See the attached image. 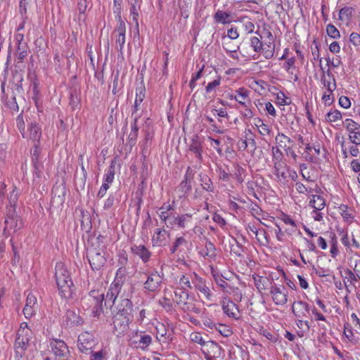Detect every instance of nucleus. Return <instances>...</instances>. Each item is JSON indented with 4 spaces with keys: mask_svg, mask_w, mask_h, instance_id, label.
<instances>
[{
    "mask_svg": "<svg viewBox=\"0 0 360 360\" xmlns=\"http://www.w3.org/2000/svg\"><path fill=\"white\" fill-rule=\"evenodd\" d=\"M38 309L37 300L36 296L32 292H29L27 295L25 306L23 309V313L27 319L33 316Z\"/></svg>",
    "mask_w": 360,
    "mask_h": 360,
    "instance_id": "nucleus-17",
    "label": "nucleus"
},
{
    "mask_svg": "<svg viewBox=\"0 0 360 360\" xmlns=\"http://www.w3.org/2000/svg\"><path fill=\"white\" fill-rule=\"evenodd\" d=\"M91 0H78L77 9L80 14H84L86 11Z\"/></svg>",
    "mask_w": 360,
    "mask_h": 360,
    "instance_id": "nucleus-57",
    "label": "nucleus"
},
{
    "mask_svg": "<svg viewBox=\"0 0 360 360\" xmlns=\"http://www.w3.org/2000/svg\"><path fill=\"white\" fill-rule=\"evenodd\" d=\"M321 81L324 87H326L327 90L333 91L336 89V84L334 79H333V82H331L330 80H327L325 76H323Z\"/></svg>",
    "mask_w": 360,
    "mask_h": 360,
    "instance_id": "nucleus-60",
    "label": "nucleus"
},
{
    "mask_svg": "<svg viewBox=\"0 0 360 360\" xmlns=\"http://www.w3.org/2000/svg\"><path fill=\"white\" fill-rule=\"evenodd\" d=\"M254 124L257 129L258 132L261 136H269L271 133V128L268 124H265L263 120L257 117L254 120Z\"/></svg>",
    "mask_w": 360,
    "mask_h": 360,
    "instance_id": "nucleus-30",
    "label": "nucleus"
},
{
    "mask_svg": "<svg viewBox=\"0 0 360 360\" xmlns=\"http://www.w3.org/2000/svg\"><path fill=\"white\" fill-rule=\"evenodd\" d=\"M213 18L216 22L223 25L230 24L233 21L231 13L221 10H217Z\"/></svg>",
    "mask_w": 360,
    "mask_h": 360,
    "instance_id": "nucleus-28",
    "label": "nucleus"
},
{
    "mask_svg": "<svg viewBox=\"0 0 360 360\" xmlns=\"http://www.w3.org/2000/svg\"><path fill=\"white\" fill-rule=\"evenodd\" d=\"M128 3L131 6L130 14L132 15V19L138 24V17L141 9V0H128Z\"/></svg>",
    "mask_w": 360,
    "mask_h": 360,
    "instance_id": "nucleus-31",
    "label": "nucleus"
},
{
    "mask_svg": "<svg viewBox=\"0 0 360 360\" xmlns=\"http://www.w3.org/2000/svg\"><path fill=\"white\" fill-rule=\"evenodd\" d=\"M169 233L163 229H156L152 236L153 246L160 247L165 245L168 242Z\"/></svg>",
    "mask_w": 360,
    "mask_h": 360,
    "instance_id": "nucleus-23",
    "label": "nucleus"
},
{
    "mask_svg": "<svg viewBox=\"0 0 360 360\" xmlns=\"http://www.w3.org/2000/svg\"><path fill=\"white\" fill-rule=\"evenodd\" d=\"M339 104L341 107L347 109L351 106V102L348 97L342 96L339 98Z\"/></svg>",
    "mask_w": 360,
    "mask_h": 360,
    "instance_id": "nucleus-64",
    "label": "nucleus"
},
{
    "mask_svg": "<svg viewBox=\"0 0 360 360\" xmlns=\"http://www.w3.org/2000/svg\"><path fill=\"white\" fill-rule=\"evenodd\" d=\"M326 33L328 37L333 39H339L340 37L339 30L332 24H328L326 26Z\"/></svg>",
    "mask_w": 360,
    "mask_h": 360,
    "instance_id": "nucleus-46",
    "label": "nucleus"
},
{
    "mask_svg": "<svg viewBox=\"0 0 360 360\" xmlns=\"http://www.w3.org/2000/svg\"><path fill=\"white\" fill-rule=\"evenodd\" d=\"M295 188L299 193L306 194L308 197L314 193V190L311 187L306 186L300 182L296 183Z\"/></svg>",
    "mask_w": 360,
    "mask_h": 360,
    "instance_id": "nucleus-41",
    "label": "nucleus"
},
{
    "mask_svg": "<svg viewBox=\"0 0 360 360\" xmlns=\"http://www.w3.org/2000/svg\"><path fill=\"white\" fill-rule=\"evenodd\" d=\"M55 278L61 297L65 300L74 298L73 283L70 273L63 263L58 262L55 268Z\"/></svg>",
    "mask_w": 360,
    "mask_h": 360,
    "instance_id": "nucleus-1",
    "label": "nucleus"
},
{
    "mask_svg": "<svg viewBox=\"0 0 360 360\" xmlns=\"http://www.w3.org/2000/svg\"><path fill=\"white\" fill-rule=\"evenodd\" d=\"M31 330L28 328L27 323L25 322H22L20 328L18 329V333H17V338H27L28 340H30L31 337Z\"/></svg>",
    "mask_w": 360,
    "mask_h": 360,
    "instance_id": "nucleus-38",
    "label": "nucleus"
},
{
    "mask_svg": "<svg viewBox=\"0 0 360 360\" xmlns=\"http://www.w3.org/2000/svg\"><path fill=\"white\" fill-rule=\"evenodd\" d=\"M333 91H330L328 90H326L322 96V100L326 105H330L332 103L333 101Z\"/></svg>",
    "mask_w": 360,
    "mask_h": 360,
    "instance_id": "nucleus-61",
    "label": "nucleus"
},
{
    "mask_svg": "<svg viewBox=\"0 0 360 360\" xmlns=\"http://www.w3.org/2000/svg\"><path fill=\"white\" fill-rule=\"evenodd\" d=\"M326 119L328 122H335L342 119V114L338 110H331L326 114Z\"/></svg>",
    "mask_w": 360,
    "mask_h": 360,
    "instance_id": "nucleus-42",
    "label": "nucleus"
},
{
    "mask_svg": "<svg viewBox=\"0 0 360 360\" xmlns=\"http://www.w3.org/2000/svg\"><path fill=\"white\" fill-rule=\"evenodd\" d=\"M349 43L354 46V50L350 49L349 53L352 58H355L356 55L360 54V34L356 32L351 33Z\"/></svg>",
    "mask_w": 360,
    "mask_h": 360,
    "instance_id": "nucleus-26",
    "label": "nucleus"
},
{
    "mask_svg": "<svg viewBox=\"0 0 360 360\" xmlns=\"http://www.w3.org/2000/svg\"><path fill=\"white\" fill-rule=\"evenodd\" d=\"M270 295L276 305H284L288 302V293L283 285H273L270 288Z\"/></svg>",
    "mask_w": 360,
    "mask_h": 360,
    "instance_id": "nucleus-9",
    "label": "nucleus"
},
{
    "mask_svg": "<svg viewBox=\"0 0 360 360\" xmlns=\"http://www.w3.org/2000/svg\"><path fill=\"white\" fill-rule=\"evenodd\" d=\"M191 221V215L188 214L175 215L173 214L169 219L167 227L170 229L185 228Z\"/></svg>",
    "mask_w": 360,
    "mask_h": 360,
    "instance_id": "nucleus-15",
    "label": "nucleus"
},
{
    "mask_svg": "<svg viewBox=\"0 0 360 360\" xmlns=\"http://www.w3.org/2000/svg\"><path fill=\"white\" fill-rule=\"evenodd\" d=\"M354 9L350 6H345L339 11V19L343 22H348L353 15Z\"/></svg>",
    "mask_w": 360,
    "mask_h": 360,
    "instance_id": "nucleus-37",
    "label": "nucleus"
},
{
    "mask_svg": "<svg viewBox=\"0 0 360 360\" xmlns=\"http://www.w3.org/2000/svg\"><path fill=\"white\" fill-rule=\"evenodd\" d=\"M221 307L224 313L229 317L232 318L235 320H238L240 319V311L237 305L233 302H232L226 297L222 299Z\"/></svg>",
    "mask_w": 360,
    "mask_h": 360,
    "instance_id": "nucleus-14",
    "label": "nucleus"
},
{
    "mask_svg": "<svg viewBox=\"0 0 360 360\" xmlns=\"http://www.w3.org/2000/svg\"><path fill=\"white\" fill-rule=\"evenodd\" d=\"M152 342V338L150 335L142 334L139 341V347L144 349L148 347Z\"/></svg>",
    "mask_w": 360,
    "mask_h": 360,
    "instance_id": "nucleus-47",
    "label": "nucleus"
},
{
    "mask_svg": "<svg viewBox=\"0 0 360 360\" xmlns=\"http://www.w3.org/2000/svg\"><path fill=\"white\" fill-rule=\"evenodd\" d=\"M251 106H252V104L248 105V106L247 105L243 106L244 108L241 111V115H242L243 119L249 120L253 117L254 113L251 109Z\"/></svg>",
    "mask_w": 360,
    "mask_h": 360,
    "instance_id": "nucleus-58",
    "label": "nucleus"
},
{
    "mask_svg": "<svg viewBox=\"0 0 360 360\" xmlns=\"http://www.w3.org/2000/svg\"><path fill=\"white\" fill-rule=\"evenodd\" d=\"M250 46L253 49L254 51L259 53L262 49V43L257 37H252L250 38Z\"/></svg>",
    "mask_w": 360,
    "mask_h": 360,
    "instance_id": "nucleus-54",
    "label": "nucleus"
},
{
    "mask_svg": "<svg viewBox=\"0 0 360 360\" xmlns=\"http://www.w3.org/2000/svg\"><path fill=\"white\" fill-rule=\"evenodd\" d=\"M115 178V165L112 162L107 172L103 175V183L112 184Z\"/></svg>",
    "mask_w": 360,
    "mask_h": 360,
    "instance_id": "nucleus-39",
    "label": "nucleus"
},
{
    "mask_svg": "<svg viewBox=\"0 0 360 360\" xmlns=\"http://www.w3.org/2000/svg\"><path fill=\"white\" fill-rule=\"evenodd\" d=\"M191 282L195 288L200 292L207 301H214V294L211 292L210 288L207 285L205 281L202 278L200 277L195 273H193L191 276Z\"/></svg>",
    "mask_w": 360,
    "mask_h": 360,
    "instance_id": "nucleus-8",
    "label": "nucleus"
},
{
    "mask_svg": "<svg viewBox=\"0 0 360 360\" xmlns=\"http://www.w3.org/2000/svg\"><path fill=\"white\" fill-rule=\"evenodd\" d=\"M115 308L116 311H113V315L133 318V305L130 300L122 299Z\"/></svg>",
    "mask_w": 360,
    "mask_h": 360,
    "instance_id": "nucleus-16",
    "label": "nucleus"
},
{
    "mask_svg": "<svg viewBox=\"0 0 360 360\" xmlns=\"http://www.w3.org/2000/svg\"><path fill=\"white\" fill-rule=\"evenodd\" d=\"M162 276L157 271H153L148 276L146 281L144 283L145 289L150 292H155L158 290L162 283Z\"/></svg>",
    "mask_w": 360,
    "mask_h": 360,
    "instance_id": "nucleus-13",
    "label": "nucleus"
},
{
    "mask_svg": "<svg viewBox=\"0 0 360 360\" xmlns=\"http://www.w3.org/2000/svg\"><path fill=\"white\" fill-rule=\"evenodd\" d=\"M349 139L355 145H360V125L352 119H346L344 122Z\"/></svg>",
    "mask_w": 360,
    "mask_h": 360,
    "instance_id": "nucleus-10",
    "label": "nucleus"
},
{
    "mask_svg": "<svg viewBox=\"0 0 360 360\" xmlns=\"http://www.w3.org/2000/svg\"><path fill=\"white\" fill-rule=\"evenodd\" d=\"M41 134V127L35 122L29 124L27 131L22 132L23 138L31 141L34 144L39 142Z\"/></svg>",
    "mask_w": 360,
    "mask_h": 360,
    "instance_id": "nucleus-12",
    "label": "nucleus"
},
{
    "mask_svg": "<svg viewBox=\"0 0 360 360\" xmlns=\"http://www.w3.org/2000/svg\"><path fill=\"white\" fill-rule=\"evenodd\" d=\"M90 356V360H105L107 356V351L105 349H101L98 352H94L92 351Z\"/></svg>",
    "mask_w": 360,
    "mask_h": 360,
    "instance_id": "nucleus-49",
    "label": "nucleus"
},
{
    "mask_svg": "<svg viewBox=\"0 0 360 360\" xmlns=\"http://www.w3.org/2000/svg\"><path fill=\"white\" fill-rule=\"evenodd\" d=\"M98 340L94 338L93 334L89 332H83L80 333L77 338V347L79 352L89 354L92 352Z\"/></svg>",
    "mask_w": 360,
    "mask_h": 360,
    "instance_id": "nucleus-3",
    "label": "nucleus"
},
{
    "mask_svg": "<svg viewBox=\"0 0 360 360\" xmlns=\"http://www.w3.org/2000/svg\"><path fill=\"white\" fill-rule=\"evenodd\" d=\"M171 207L170 205H167L166 207H162L160 209V212L158 213L159 217L160 219L164 221L167 225L169 222V219L174 214L169 213V210H170Z\"/></svg>",
    "mask_w": 360,
    "mask_h": 360,
    "instance_id": "nucleus-40",
    "label": "nucleus"
},
{
    "mask_svg": "<svg viewBox=\"0 0 360 360\" xmlns=\"http://www.w3.org/2000/svg\"><path fill=\"white\" fill-rule=\"evenodd\" d=\"M350 266L353 269L354 272L349 271L350 278L352 280H356L358 278L360 280V258H355L351 257L349 259Z\"/></svg>",
    "mask_w": 360,
    "mask_h": 360,
    "instance_id": "nucleus-29",
    "label": "nucleus"
},
{
    "mask_svg": "<svg viewBox=\"0 0 360 360\" xmlns=\"http://www.w3.org/2000/svg\"><path fill=\"white\" fill-rule=\"evenodd\" d=\"M190 340L194 343L199 344L202 346L205 345V341L204 340L202 335L199 332H193L190 334Z\"/></svg>",
    "mask_w": 360,
    "mask_h": 360,
    "instance_id": "nucleus-51",
    "label": "nucleus"
},
{
    "mask_svg": "<svg viewBox=\"0 0 360 360\" xmlns=\"http://www.w3.org/2000/svg\"><path fill=\"white\" fill-rule=\"evenodd\" d=\"M215 328L224 337H229L232 334L231 330L227 326L219 324Z\"/></svg>",
    "mask_w": 360,
    "mask_h": 360,
    "instance_id": "nucleus-56",
    "label": "nucleus"
},
{
    "mask_svg": "<svg viewBox=\"0 0 360 360\" xmlns=\"http://www.w3.org/2000/svg\"><path fill=\"white\" fill-rule=\"evenodd\" d=\"M297 326L301 329L304 333H307L310 329L309 323L308 321H304L302 319H297L296 321Z\"/></svg>",
    "mask_w": 360,
    "mask_h": 360,
    "instance_id": "nucleus-59",
    "label": "nucleus"
},
{
    "mask_svg": "<svg viewBox=\"0 0 360 360\" xmlns=\"http://www.w3.org/2000/svg\"><path fill=\"white\" fill-rule=\"evenodd\" d=\"M186 244L187 241L184 237L181 236L176 238L174 243V245L170 248L171 253L176 252L180 246L186 245Z\"/></svg>",
    "mask_w": 360,
    "mask_h": 360,
    "instance_id": "nucleus-52",
    "label": "nucleus"
},
{
    "mask_svg": "<svg viewBox=\"0 0 360 360\" xmlns=\"http://www.w3.org/2000/svg\"><path fill=\"white\" fill-rule=\"evenodd\" d=\"M190 150L196 154L198 158L202 159V148L198 137L193 138L189 146Z\"/></svg>",
    "mask_w": 360,
    "mask_h": 360,
    "instance_id": "nucleus-34",
    "label": "nucleus"
},
{
    "mask_svg": "<svg viewBox=\"0 0 360 360\" xmlns=\"http://www.w3.org/2000/svg\"><path fill=\"white\" fill-rule=\"evenodd\" d=\"M343 338L349 342L356 343L357 342L356 337L351 328L345 327L343 331Z\"/></svg>",
    "mask_w": 360,
    "mask_h": 360,
    "instance_id": "nucleus-48",
    "label": "nucleus"
},
{
    "mask_svg": "<svg viewBox=\"0 0 360 360\" xmlns=\"http://www.w3.org/2000/svg\"><path fill=\"white\" fill-rule=\"evenodd\" d=\"M276 102L280 105H288L290 103V98L282 91L276 94Z\"/></svg>",
    "mask_w": 360,
    "mask_h": 360,
    "instance_id": "nucleus-53",
    "label": "nucleus"
},
{
    "mask_svg": "<svg viewBox=\"0 0 360 360\" xmlns=\"http://www.w3.org/2000/svg\"><path fill=\"white\" fill-rule=\"evenodd\" d=\"M255 285L260 293L266 289L269 280L266 277L261 276H253Z\"/></svg>",
    "mask_w": 360,
    "mask_h": 360,
    "instance_id": "nucleus-33",
    "label": "nucleus"
},
{
    "mask_svg": "<svg viewBox=\"0 0 360 360\" xmlns=\"http://www.w3.org/2000/svg\"><path fill=\"white\" fill-rule=\"evenodd\" d=\"M179 286L180 287V290L186 291L187 289L191 288V283L190 278L186 276H182L179 279L178 283Z\"/></svg>",
    "mask_w": 360,
    "mask_h": 360,
    "instance_id": "nucleus-50",
    "label": "nucleus"
},
{
    "mask_svg": "<svg viewBox=\"0 0 360 360\" xmlns=\"http://www.w3.org/2000/svg\"><path fill=\"white\" fill-rule=\"evenodd\" d=\"M308 205L312 209L310 212L311 218L316 221L323 222L325 215L323 210L326 205L325 198L314 192L308 197Z\"/></svg>",
    "mask_w": 360,
    "mask_h": 360,
    "instance_id": "nucleus-2",
    "label": "nucleus"
},
{
    "mask_svg": "<svg viewBox=\"0 0 360 360\" xmlns=\"http://www.w3.org/2000/svg\"><path fill=\"white\" fill-rule=\"evenodd\" d=\"M292 310L297 319H303L307 316L309 312V306L305 302L295 301L292 304Z\"/></svg>",
    "mask_w": 360,
    "mask_h": 360,
    "instance_id": "nucleus-22",
    "label": "nucleus"
},
{
    "mask_svg": "<svg viewBox=\"0 0 360 360\" xmlns=\"http://www.w3.org/2000/svg\"><path fill=\"white\" fill-rule=\"evenodd\" d=\"M22 227V221L18 219L15 207L9 206L7 208L6 217L5 219L4 231H15Z\"/></svg>",
    "mask_w": 360,
    "mask_h": 360,
    "instance_id": "nucleus-6",
    "label": "nucleus"
},
{
    "mask_svg": "<svg viewBox=\"0 0 360 360\" xmlns=\"http://www.w3.org/2000/svg\"><path fill=\"white\" fill-rule=\"evenodd\" d=\"M52 351L56 356L64 359L68 356L69 350L65 342L61 340H54L51 342Z\"/></svg>",
    "mask_w": 360,
    "mask_h": 360,
    "instance_id": "nucleus-20",
    "label": "nucleus"
},
{
    "mask_svg": "<svg viewBox=\"0 0 360 360\" xmlns=\"http://www.w3.org/2000/svg\"><path fill=\"white\" fill-rule=\"evenodd\" d=\"M132 318L113 315L112 323L117 335H122L129 329Z\"/></svg>",
    "mask_w": 360,
    "mask_h": 360,
    "instance_id": "nucleus-11",
    "label": "nucleus"
},
{
    "mask_svg": "<svg viewBox=\"0 0 360 360\" xmlns=\"http://www.w3.org/2000/svg\"><path fill=\"white\" fill-rule=\"evenodd\" d=\"M212 276L215 283L223 290H226L229 287V283L224 279V278L218 273L214 271H212Z\"/></svg>",
    "mask_w": 360,
    "mask_h": 360,
    "instance_id": "nucleus-45",
    "label": "nucleus"
},
{
    "mask_svg": "<svg viewBox=\"0 0 360 360\" xmlns=\"http://www.w3.org/2000/svg\"><path fill=\"white\" fill-rule=\"evenodd\" d=\"M250 91L244 87L236 89L234 92V100L242 106L251 105L250 99Z\"/></svg>",
    "mask_w": 360,
    "mask_h": 360,
    "instance_id": "nucleus-24",
    "label": "nucleus"
},
{
    "mask_svg": "<svg viewBox=\"0 0 360 360\" xmlns=\"http://www.w3.org/2000/svg\"><path fill=\"white\" fill-rule=\"evenodd\" d=\"M273 161L275 162L282 161L283 154L278 148H272Z\"/></svg>",
    "mask_w": 360,
    "mask_h": 360,
    "instance_id": "nucleus-63",
    "label": "nucleus"
},
{
    "mask_svg": "<svg viewBox=\"0 0 360 360\" xmlns=\"http://www.w3.org/2000/svg\"><path fill=\"white\" fill-rule=\"evenodd\" d=\"M126 27L121 17H119V23L113 32L115 35L116 44L119 46V51L122 52L125 44Z\"/></svg>",
    "mask_w": 360,
    "mask_h": 360,
    "instance_id": "nucleus-18",
    "label": "nucleus"
},
{
    "mask_svg": "<svg viewBox=\"0 0 360 360\" xmlns=\"http://www.w3.org/2000/svg\"><path fill=\"white\" fill-rule=\"evenodd\" d=\"M327 65L332 68H338L341 64L340 59L339 58H330L329 56L326 58Z\"/></svg>",
    "mask_w": 360,
    "mask_h": 360,
    "instance_id": "nucleus-62",
    "label": "nucleus"
},
{
    "mask_svg": "<svg viewBox=\"0 0 360 360\" xmlns=\"http://www.w3.org/2000/svg\"><path fill=\"white\" fill-rule=\"evenodd\" d=\"M341 215L344 220L347 223H351L353 219V216L351 212L348 210L347 207L342 206L340 207Z\"/></svg>",
    "mask_w": 360,
    "mask_h": 360,
    "instance_id": "nucleus-55",
    "label": "nucleus"
},
{
    "mask_svg": "<svg viewBox=\"0 0 360 360\" xmlns=\"http://www.w3.org/2000/svg\"><path fill=\"white\" fill-rule=\"evenodd\" d=\"M221 78L217 76L213 81L209 82L205 87L206 93L210 94L215 91L216 88L221 84Z\"/></svg>",
    "mask_w": 360,
    "mask_h": 360,
    "instance_id": "nucleus-44",
    "label": "nucleus"
},
{
    "mask_svg": "<svg viewBox=\"0 0 360 360\" xmlns=\"http://www.w3.org/2000/svg\"><path fill=\"white\" fill-rule=\"evenodd\" d=\"M274 174L276 180L281 184H285L288 176L290 175L286 164L283 161L274 162Z\"/></svg>",
    "mask_w": 360,
    "mask_h": 360,
    "instance_id": "nucleus-19",
    "label": "nucleus"
},
{
    "mask_svg": "<svg viewBox=\"0 0 360 360\" xmlns=\"http://www.w3.org/2000/svg\"><path fill=\"white\" fill-rule=\"evenodd\" d=\"M121 289L120 281L116 278L110 285L106 294V302H110L112 304L115 303L117 295Z\"/></svg>",
    "mask_w": 360,
    "mask_h": 360,
    "instance_id": "nucleus-25",
    "label": "nucleus"
},
{
    "mask_svg": "<svg viewBox=\"0 0 360 360\" xmlns=\"http://www.w3.org/2000/svg\"><path fill=\"white\" fill-rule=\"evenodd\" d=\"M67 319L70 324L73 326H80L84 323L83 319L73 311L67 312Z\"/></svg>",
    "mask_w": 360,
    "mask_h": 360,
    "instance_id": "nucleus-35",
    "label": "nucleus"
},
{
    "mask_svg": "<svg viewBox=\"0 0 360 360\" xmlns=\"http://www.w3.org/2000/svg\"><path fill=\"white\" fill-rule=\"evenodd\" d=\"M155 325L156 339L161 343L168 344L173 340V329L168 323L156 321Z\"/></svg>",
    "mask_w": 360,
    "mask_h": 360,
    "instance_id": "nucleus-4",
    "label": "nucleus"
},
{
    "mask_svg": "<svg viewBox=\"0 0 360 360\" xmlns=\"http://www.w3.org/2000/svg\"><path fill=\"white\" fill-rule=\"evenodd\" d=\"M89 297H92L95 302V307L92 311L93 316L99 318L102 312V303L104 300V294L103 292L94 290L89 292Z\"/></svg>",
    "mask_w": 360,
    "mask_h": 360,
    "instance_id": "nucleus-21",
    "label": "nucleus"
},
{
    "mask_svg": "<svg viewBox=\"0 0 360 360\" xmlns=\"http://www.w3.org/2000/svg\"><path fill=\"white\" fill-rule=\"evenodd\" d=\"M103 250H96V248H89L87 250V257L89 264L93 269L98 270L105 263V257Z\"/></svg>",
    "mask_w": 360,
    "mask_h": 360,
    "instance_id": "nucleus-7",
    "label": "nucleus"
},
{
    "mask_svg": "<svg viewBox=\"0 0 360 360\" xmlns=\"http://www.w3.org/2000/svg\"><path fill=\"white\" fill-rule=\"evenodd\" d=\"M174 301L184 311H195L196 307L189 295L184 290L174 291Z\"/></svg>",
    "mask_w": 360,
    "mask_h": 360,
    "instance_id": "nucleus-5",
    "label": "nucleus"
},
{
    "mask_svg": "<svg viewBox=\"0 0 360 360\" xmlns=\"http://www.w3.org/2000/svg\"><path fill=\"white\" fill-rule=\"evenodd\" d=\"M29 341L30 340L27 339V338H17L16 340H15V352L16 353L22 356V354H23V351L26 349L28 343H29Z\"/></svg>",
    "mask_w": 360,
    "mask_h": 360,
    "instance_id": "nucleus-36",
    "label": "nucleus"
},
{
    "mask_svg": "<svg viewBox=\"0 0 360 360\" xmlns=\"http://www.w3.org/2000/svg\"><path fill=\"white\" fill-rule=\"evenodd\" d=\"M276 141L278 147L283 148L285 150L290 148L292 140L285 134L278 133L276 137Z\"/></svg>",
    "mask_w": 360,
    "mask_h": 360,
    "instance_id": "nucleus-32",
    "label": "nucleus"
},
{
    "mask_svg": "<svg viewBox=\"0 0 360 360\" xmlns=\"http://www.w3.org/2000/svg\"><path fill=\"white\" fill-rule=\"evenodd\" d=\"M239 37V33L236 27H231L227 30V34L222 36V41H226L227 39H236Z\"/></svg>",
    "mask_w": 360,
    "mask_h": 360,
    "instance_id": "nucleus-43",
    "label": "nucleus"
},
{
    "mask_svg": "<svg viewBox=\"0 0 360 360\" xmlns=\"http://www.w3.org/2000/svg\"><path fill=\"white\" fill-rule=\"evenodd\" d=\"M131 252L138 255L143 262H147L150 257V252L149 250L143 245H134L131 247Z\"/></svg>",
    "mask_w": 360,
    "mask_h": 360,
    "instance_id": "nucleus-27",
    "label": "nucleus"
}]
</instances>
